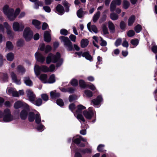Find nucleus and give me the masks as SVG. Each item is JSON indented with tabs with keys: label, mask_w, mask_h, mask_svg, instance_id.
I'll return each mask as SVG.
<instances>
[{
	"label": "nucleus",
	"mask_w": 157,
	"mask_h": 157,
	"mask_svg": "<svg viewBox=\"0 0 157 157\" xmlns=\"http://www.w3.org/2000/svg\"><path fill=\"white\" fill-rule=\"evenodd\" d=\"M3 12L8 18L11 21L14 20L20 11L19 8L16 9L14 13V10L13 9L10 8L9 6L7 5L4 6L3 9Z\"/></svg>",
	"instance_id": "1"
},
{
	"label": "nucleus",
	"mask_w": 157,
	"mask_h": 157,
	"mask_svg": "<svg viewBox=\"0 0 157 157\" xmlns=\"http://www.w3.org/2000/svg\"><path fill=\"white\" fill-rule=\"evenodd\" d=\"M60 54L58 52L56 55L50 53L46 57V63L47 64H49L51 63H55L57 62H59L57 63L56 66L59 67L61 65L63 61L62 59H60Z\"/></svg>",
	"instance_id": "2"
},
{
	"label": "nucleus",
	"mask_w": 157,
	"mask_h": 157,
	"mask_svg": "<svg viewBox=\"0 0 157 157\" xmlns=\"http://www.w3.org/2000/svg\"><path fill=\"white\" fill-rule=\"evenodd\" d=\"M2 117L4 122H9L14 119L13 116L11 114L10 109H6L4 110Z\"/></svg>",
	"instance_id": "3"
},
{
	"label": "nucleus",
	"mask_w": 157,
	"mask_h": 157,
	"mask_svg": "<svg viewBox=\"0 0 157 157\" xmlns=\"http://www.w3.org/2000/svg\"><path fill=\"white\" fill-rule=\"evenodd\" d=\"M61 42L64 43V45L68 51H71L72 49V43L68 38L63 36H61L59 37Z\"/></svg>",
	"instance_id": "4"
},
{
	"label": "nucleus",
	"mask_w": 157,
	"mask_h": 157,
	"mask_svg": "<svg viewBox=\"0 0 157 157\" xmlns=\"http://www.w3.org/2000/svg\"><path fill=\"white\" fill-rule=\"evenodd\" d=\"M61 42L64 43V45L68 51H71L72 49V43L68 38L63 36H61L59 37Z\"/></svg>",
	"instance_id": "5"
},
{
	"label": "nucleus",
	"mask_w": 157,
	"mask_h": 157,
	"mask_svg": "<svg viewBox=\"0 0 157 157\" xmlns=\"http://www.w3.org/2000/svg\"><path fill=\"white\" fill-rule=\"evenodd\" d=\"M83 114L85 118L88 120H90L93 117H96V112L92 107H89L87 111L83 112Z\"/></svg>",
	"instance_id": "6"
},
{
	"label": "nucleus",
	"mask_w": 157,
	"mask_h": 157,
	"mask_svg": "<svg viewBox=\"0 0 157 157\" xmlns=\"http://www.w3.org/2000/svg\"><path fill=\"white\" fill-rule=\"evenodd\" d=\"M34 71L37 77L40 74L41 71L44 72H48V67L45 66L43 65L41 67L37 65H35L34 67Z\"/></svg>",
	"instance_id": "7"
},
{
	"label": "nucleus",
	"mask_w": 157,
	"mask_h": 157,
	"mask_svg": "<svg viewBox=\"0 0 157 157\" xmlns=\"http://www.w3.org/2000/svg\"><path fill=\"white\" fill-rule=\"evenodd\" d=\"M33 35L32 31L29 27H26L23 32V36L26 41H29L32 39Z\"/></svg>",
	"instance_id": "8"
},
{
	"label": "nucleus",
	"mask_w": 157,
	"mask_h": 157,
	"mask_svg": "<svg viewBox=\"0 0 157 157\" xmlns=\"http://www.w3.org/2000/svg\"><path fill=\"white\" fill-rule=\"evenodd\" d=\"M24 28V24L21 22L19 23L18 22H14L13 25V28L15 31L21 32L23 31Z\"/></svg>",
	"instance_id": "9"
},
{
	"label": "nucleus",
	"mask_w": 157,
	"mask_h": 157,
	"mask_svg": "<svg viewBox=\"0 0 157 157\" xmlns=\"http://www.w3.org/2000/svg\"><path fill=\"white\" fill-rule=\"evenodd\" d=\"M29 111V106L28 105L27 107H25L20 113V117L22 120H25L27 117L28 113Z\"/></svg>",
	"instance_id": "10"
},
{
	"label": "nucleus",
	"mask_w": 157,
	"mask_h": 157,
	"mask_svg": "<svg viewBox=\"0 0 157 157\" xmlns=\"http://www.w3.org/2000/svg\"><path fill=\"white\" fill-rule=\"evenodd\" d=\"M76 53L79 56V57H80L82 56L83 57H85L86 59L90 61L93 60L92 57L88 52H85L82 53V52H77Z\"/></svg>",
	"instance_id": "11"
},
{
	"label": "nucleus",
	"mask_w": 157,
	"mask_h": 157,
	"mask_svg": "<svg viewBox=\"0 0 157 157\" xmlns=\"http://www.w3.org/2000/svg\"><path fill=\"white\" fill-rule=\"evenodd\" d=\"M26 92L29 100L31 101H33L35 99L36 96L32 90L30 89H27Z\"/></svg>",
	"instance_id": "12"
},
{
	"label": "nucleus",
	"mask_w": 157,
	"mask_h": 157,
	"mask_svg": "<svg viewBox=\"0 0 157 157\" xmlns=\"http://www.w3.org/2000/svg\"><path fill=\"white\" fill-rule=\"evenodd\" d=\"M35 56L36 60L40 63H43L45 61V57L40 53L36 52L35 53Z\"/></svg>",
	"instance_id": "13"
},
{
	"label": "nucleus",
	"mask_w": 157,
	"mask_h": 157,
	"mask_svg": "<svg viewBox=\"0 0 157 157\" xmlns=\"http://www.w3.org/2000/svg\"><path fill=\"white\" fill-rule=\"evenodd\" d=\"M28 105L26 103L23 102L21 101H18L14 103V107L15 109H18L21 107H23V108L25 107L28 106Z\"/></svg>",
	"instance_id": "14"
},
{
	"label": "nucleus",
	"mask_w": 157,
	"mask_h": 157,
	"mask_svg": "<svg viewBox=\"0 0 157 157\" xmlns=\"http://www.w3.org/2000/svg\"><path fill=\"white\" fill-rule=\"evenodd\" d=\"M7 94L10 95H12L13 97H19L18 92L16 91L14 88H7Z\"/></svg>",
	"instance_id": "15"
},
{
	"label": "nucleus",
	"mask_w": 157,
	"mask_h": 157,
	"mask_svg": "<svg viewBox=\"0 0 157 157\" xmlns=\"http://www.w3.org/2000/svg\"><path fill=\"white\" fill-rule=\"evenodd\" d=\"M10 75L12 79L14 82L18 85L21 84L20 80L17 79L16 75L14 72H11Z\"/></svg>",
	"instance_id": "16"
},
{
	"label": "nucleus",
	"mask_w": 157,
	"mask_h": 157,
	"mask_svg": "<svg viewBox=\"0 0 157 157\" xmlns=\"http://www.w3.org/2000/svg\"><path fill=\"white\" fill-rule=\"evenodd\" d=\"M51 31H46L44 34V39L45 41L49 42L51 41V38L50 33Z\"/></svg>",
	"instance_id": "17"
},
{
	"label": "nucleus",
	"mask_w": 157,
	"mask_h": 157,
	"mask_svg": "<svg viewBox=\"0 0 157 157\" xmlns=\"http://www.w3.org/2000/svg\"><path fill=\"white\" fill-rule=\"evenodd\" d=\"M43 83H46L48 82L47 75L45 74H43L40 75V76L37 77Z\"/></svg>",
	"instance_id": "18"
},
{
	"label": "nucleus",
	"mask_w": 157,
	"mask_h": 157,
	"mask_svg": "<svg viewBox=\"0 0 157 157\" xmlns=\"http://www.w3.org/2000/svg\"><path fill=\"white\" fill-rule=\"evenodd\" d=\"M103 100V99L101 96H99L97 97L96 99L92 100V103L94 105H98Z\"/></svg>",
	"instance_id": "19"
},
{
	"label": "nucleus",
	"mask_w": 157,
	"mask_h": 157,
	"mask_svg": "<svg viewBox=\"0 0 157 157\" xmlns=\"http://www.w3.org/2000/svg\"><path fill=\"white\" fill-rule=\"evenodd\" d=\"M56 10L58 13L59 15H62L64 13L63 7L60 4L58 5L56 7Z\"/></svg>",
	"instance_id": "20"
},
{
	"label": "nucleus",
	"mask_w": 157,
	"mask_h": 157,
	"mask_svg": "<svg viewBox=\"0 0 157 157\" xmlns=\"http://www.w3.org/2000/svg\"><path fill=\"white\" fill-rule=\"evenodd\" d=\"M25 83L28 86H32L33 85L32 81L30 79L29 77H25L24 78Z\"/></svg>",
	"instance_id": "21"
},
{
	"label": "nucleus",
	"mask_w": 157,
	"mask_h": 157,
	"mask_svg": "<svg viewBox=\"0 0 157 157\" xmlns=\"http://www.w3.org/2000/svg\"><path fill=\"white\" fill-rule=\"evenodd\" d=\"M135 18V16L134 15H132L129 17L128 21V24L129 26H131L133 25Z\"/></svg>",
	"instance_id": "22"
},
{
	"label": "nucleus",
	"mask_w": 157,
	"mask_h": 157,
	"mask_svg": "<svg viewBox=\"0 0 157 157\" xmlns=\"http://www.w3.org/2000/svg\"><path fill=\"white\" fill-rule=\"evenodd\" d=\"M89 43V40L86 39H82L81 41V46L82 48L86 47Z\"/></svg>",
	"instance_id": "23"
},
{
	"label": "nucleus",
	"mask_w": 157,
	"mask_h": 157,
	"mask_svg": "<svg viewBox=\"0 0 157 157\" xmlns=\"http://www.w3.org/2000/svg\"><path fill=\"white\" fill-rule=\"evenodd\" d=\"M101 14V13L100 11H98L94 15L93 17L92 20L94 22H96L97 21L99 18Z\"/></svg>",
	"instance_id": "24"
},
{
	"label": "nucleus",
	"mask_w": 157,
	"mask_h": 157,
	"mask_svg": "<svg viewBox=\"0 0 157 157\" xmlns=\"http://www.w3.org/2000/svg\"><path fill=\"white\" fill-rule=\"evenodd\" d=\"M50 96L52 98H55L59 97L60 94L59 93L56 92V91H53L50 92Z\"/></svg>",
	"instance_id": "25"
},
{
	"label": "nucleus",
	"mask_w": 157,
	"mask_h": 157,
	"mask_svg": "<svg viewBox=\"0 0 157 157\" xmlns=\"http://www.w3.org/2000/svg\"><path fill=\"white\" fill-rule=\"evenodd\" d=\"M55 76L54 75L52 74L50 76L48 79L47 80V83H52L55 82Z\"/></svg>",
	"instance_id": "26"
},
{
	"label": "nucleus",
	"mask_w": 157,
	"mask_h": 157,
	"mask_svg": "<svg viewBox=\"0 0 157 157\" xmlns=\"http://www.w3.org/2000/svg\"><path fill=\"white\" fill-rule=\"evenodd\" d=\"M33 24L37 29H40V22L38 20H34L32 21Z\"/></svg>",
	"instance_id": "27"
},
{
	"label": "nucleus",
	"mask_w": 157,
	"mask_h": 157,
	"mask_svg": "<svg viewBox=\"0 0 157 157\" xmlns=\"http://www.w3.org/2000/svg\"><path fill=\"white\" fill-rule=\"evenodd\" d=\"M14 58V55L12 53H9L6 55L7 59L9 61H12L13 59Z\"/></svg>",
	"instance_id": "28"
},
{
	"label": "nucleus",
	"mask_w": 157,
	"mask_h": 157,
	"mask_svg": "<svg viewBox=\"0 0 157 157\" xmlns=\"http://www.w3.org/2000/svg\"><path fill=\"white\" fill-rule=\"evenodd\" d=\"M110 18L113 20H116L118 18V15L114 12L111 13L110 14Z\"/></svg>",
	"instance_id": "29"
},
{
	"label": "nucleus",
	"mask_w": 157,
	"mask_h": 157,
	"mask_svg": "<svg viewBox=\"0 0 157 157\" xmlns=\"http://www.w3.org/2000/svg\"><path fill=\"white\" fill-rule=\"evenodd\" d=\"M6 48L10 50H11L13 48V46L11 42L10 41H8L6 44Z\"/></svg>",
	"instance_id": "30"
},
{
	"label": "nucleus",
	"mask_w": 157,
	"mask_h": 157,
	"mask_svg": "<svg viewBox=\"0 0 157 157\" xmlns=\"http://www.w3.org/2000/svg\"><path fill=\"white\" fill-rule=\"evenodd\" d=\"M116 6L114 1H112L110 5V10L111 12H114L116 8Z\"/></svg>",
	"instance_id": "31"
},
{
	"label": "nucleus",
	"mask_w": 157,
	"mask_h": 157,
	"mask_svg": "<svg viewBox=\"0 0 157 157\" xmlns=\"http://www.w3.org/2000/svg\"><path fill=\"white\" fill-rule=\"evenodd\" d=\"M33 104L36 105L37 106H39L42 103V101L41 99L40 98H39L35 101V99L33 101H31Z\"/></svg>",
	"instance_id": "32"
},
{
	"label": "nucleus",
	"mask_w": 157,
	"mask_h": 157,
	"mask_svg": "<svg viewBox=\"0 0 157 157\" xmlns=\"http://www.w3.org/2000/svg\"><path fill=\"white\" fill-rule=\"evenodd\" d=\"M17 71L22 74L24 73L25 71V69L21 65L18 66L17 67Z\"/></svg>",
	"instance_id": "33"
},
{
	"label": "nucleus",
	"mask_w": 157,
	"mask_h": 157,
	"mask_svg": "<svg viewBox=\"0 0 157 157\" xmlns=\"http://www.w3.org/2000/svg\"><path fill=\"white\" fill-rule=\"evenodd\" d=\"M28 119L29 121L30 122H32L34 120V113H33L32 112H30L29 113Z\"/></svg>",
	"instance_id": "34"
},
{
	"label": "nucleus",
	"mask_w": 157,
	"mask_h": 157,
	"mask_svg": "<svg viewBox=\"0 0 157 157\" xmlns=\"http://www.w3.org/2000/svg\"><path fill=\"white\" fill-rule=\"evenodd\" d=\"M43 5V2L42 1H37L35 3L34 8L38 9L39 6H42Z\"/></svg>",
	"instance_id": "35"
},
{
	"label": "nucleus",
	"mask_w": 157,
	"mask_h": 157,
	"mask_svg": "<svg viewBox=\"0 0 157 157\" xmlns=\"http://www.w3.org/2000/svg\"><path fill=\"white\" fill-rule=\"evenodd\" d=\"M84 94L86 96L88 97H91L93 95V93L92 91L89 90H86L84 91Z\"/></svg>",
	"instance_id": "36"
},
{
	"label": "nucleus",
	"mask_w": 157,
	"mask_h": 157,
	"mask_svg": "<svg viewBox=\"0 0 157 157\" xmlns=\"http://www.w3.org/2000/svg\"><path fill=\"white\" fill-rule=\"evenodd\" d=\"M35 121L37 124H39L40 122V117L39 113H37L35 115Z\"/></svg>",
	"instance_id": "37"
},
{
	"label": "nucleus",
	"mask_w": 157,
	"mask_h": 157,
	"mask_svg": "<svg viewBox=\"0 0 157 157\" xmlns=\"http://www.w3.org/2000/svg\"><path fill=\"white\" fill-rule=\"evenodd\" d=\"M142 27L140 25H138L134 28V30L137 33H140L142 30Z\"/></svg>",
	"instance_id": "38"
},
{
	"label": "nucleus",
	"mask_w": 157,
	"mask_h": 157,
	"mask_svg": "<svg viewBox=\"0 0 157 157\" xmlns=\"http://www.w3.org/2000/svg\"><path fill=\"white\" fill-rule=\"evenodd\" d=\"M109 28L110 30L113 32L114 30L115 26L113 23L111 21L109 22Z\"/></svg>",
	"instance_id": "39"
},
{
	"label": "nucleus",
	"mask_w": 157,
	"mask_h": 157,
	"mask_svg": "<svg viewBox=\"0 0 157 157\" xmlns=\"http://www.w3.org/2000/svg\"><path fill=\"white\" fill-rule=\"evenodd\" d=\"M77 15L78 17L79 18H81L83 17L84 15L82 9L79 10L77 13Z\"/></svg>",
	"instance_id": "40"
},
{
	"label": "nucleus",
	"mask_w": 157,
	"mask_h": 157,
	"mask_svg": "<svg viewBox=\"0 0 157 157\" xmlns=\"http://www.w3.org/2000/svg\"><path fill=\"white\" fill-rule=\"evenodd\" d=\"M24 40L20 39L17 40L16 43V45L17 46L21 47L24 45Z\"/></svg>",
	"instance_id": "41"
},
{
	"label": "nucleus",
	"mask_w": 157,
	"mask_h": 157,
	"mask_svg": "<svg viewBox=\"0 0 157 157\" xmlns=\"http://www.w3.org/2000/svg\"><path fill=\"white\" fill-rule=\"evenodd\" d=\"M77 115V118L79 120L81 121L84 122L85 120L83 116L81 114H77L75 115Z\"/></svg>",
	"instance_id": "42"
},
{
	"label": "nucleus",
	"mask_w": 157,
	"mask_h": 157,
	"mask_svg": "<svg viewBox=\"0 0 157 157\" xmlns=\"http://www.w3.org/2000/svg\"><path fill=\"white\" fill-rule=\"evenodd\" d=\"M79 84L80 86L83 88H84L86 86V85L85 84V82L82 80H79Z\"/></svg>",
	"instance_id": "43"
},
{
	"label": "nucleus",
	"mask_w": 157,
	"mask_h": 157,
	"mask_svg": "<svg viewBox=\"0 0 157 157\" xmlns=\"http://www.w3.org/2000/svg\"><path fill=\"white\" fill-rule=\"evenodd\" d=\"M129 3L127 1H124L123 2V6L125 9H127L129 7Z\"/></svg>",
	"instance_id": "44"
},
{
	"label": "nucleus",
	"mask_w": 157,
	"mask_h": 157,
	"mask_svg": "<svg viewBox=\"0 0 157 157\" xmlns=\"http://www.w3.org/2000/svg\"><path fill=\"white\" fill-rule=\"evenodd\" d=\"M60 33L62 35L66 36L68 33V31L65 29H62L60 30Z\"/></svg>",
	"instance_id": "45"
},
{
	"label": "nucleus",
	"mask_w": 157,
	"mask_h": 157,
	"mask_svg": "<svg viewBox=\"0 0 157 157\" xmlns=\"http://www.w3.org/2000/svg\"><path fill=\"white\" fill-rule=\"evenodd\" d=\"M126 23L124 21H121L120 23V27L121 29L124 30L126 27Z\"/></svg>",
	"instance_id": "46"
},
{
	"label": "nucleus",
	"mask_w": 157,
	"mask_h": 157,
	"mask_svg": "<svg viewBox=\"0 0 157 157\" xmlns=\"http://www.w3.org/2000/svg\"><path fill=\"white\" fill-rule=\"evenodd\" d=\"M135 32L132 30H129L127 33V35L130 37H132L134 35Z\"/></svg>",
	"instance_id": "47"
},
{
	"label": "nucleus",
	"mask_w": 157,
	"mask_h": 157,
	"mask_svg": "<svg viewBox=\"0 0 157 157\" xmlns=\"http://www.w3.org/2000/svg\"><path fill=\"white\" fill-rule=\"evenodd\" d=\"M71 85L74 86H76L78 85L77 80L75 79H73L71 82Z\"/></svg>",
	"instance_id": "48"
},
{
	"label": "nucleus",
	"mask_w": 157,
	"mask_h": 157,
	"mask_svg": "<svg viewBox=\"0 0 157 157\" xmlns=\"http://www.w3.org/2000/svg\"><path fill=\"white\" fill-rule=\"evenodd\" d=\"M131 42L133 45L136 46L139 43V40L137 39L132 40Z\"/></svg>",
	"instance_id": "49"
},
{
	"label": "nucleus",
	"mask_w": 157,
	"mask_h": 157,
	"mask_svg": "<svg viewBox=\"0 0 157 157\" xmlns=\"http://www.w3.org/2000/svg\"><path fill=\"white\" fill-rule=\"evenodd\" d=\"M77 98V97L76 95H70L69 97V101L70 102H71L73 101H74V100L76 99Z\"/></svg>",
	"instance_id": "50"
},
{
	"label": "nucleus",
	"mask_w": 157,
	"mask_h": 157,
	"mask_svg": "<svg viewBox=\"0 0 157 157\" xmlns=\"http://www.w3.org/2000/svg\"><path fill=\"white\" fill-rule=\"evenodd\" d=\"M56 103L60 106H62L64 105V103L63 100L60 99H59L57 100Z\"/></svg>",
	"instance_id": "51"
},
{
	"label": "nucleus",
	"mask_w": 157,
	"mask_h": 157,
	"mask_svg": "<svg viewBox=\"0 0 157 157\" xmlns=\"http://www.w3.org/2000/svg\"><path fill=\"white\" fill-rule=\"evenodd\" d=\"M55 66L53 64H51L49 68L48 67V72H52L55 69Z\"/></svg>",
	"instance_id": "52"
},
{
	"label": "nucleus",
	"mask_w": 157,
	"mask_h": 157,
	"mask_svg": "<svg viewBox=\"0 0 157 157\" xmlns=\"http://www.w3.org/2000/svg\"><path fill=\"white\" fill-rule=\"evenodd\" d=\"M6 33L9 36L11 37L13 36V33L11 29H7Z\"/></svg>",
	"instance_id": "53"
},
{
	"label": "nucleus",
	"mask_w": 157,
	"mask_h": 157,
	"mask_svg": "<svg viewBox=\"0 0 157 157\" xmlns=\"http://www.w3.org/2000/svg\"><path fill=\"white\" fill-rule=\"evenodd\" d=\"M91 32L92 31H93L95 33H97L98 31L96 27L94 25H92L91 26Z\"/></svg>",
	"instance_id": "54"
},
{
	"label": "nucleus",
	"mask_w": 157,
	"mask_h": 157,
	"mask_svg": "<svg viewBox=\"0 0 157 157\" xmlns=\"http://www.w3.org/2000/svg\"><path fill=\"white\" fill-rule=\"evenodd\" d=\"M101 39V45L102 46H105L107 45V42H106L101 37H100Z\"/></svg>",
	"instance_id": "55"
},
{
	"label": "nucleus",
	"mask_w": 157,
	"mask_h": 157,
	"mask_svg": "<svg viewBox=\"0 0 157 157\" xmlns=\"http://www.w3.org/2000/svg\"><path fill=\"white\" fill-rule=\"evenodd\" d=\"M121 41L122 40L121 38L118 39L115 42V45L116 46H118L120 45L121 44Z\"/></svg>",
	"instance_id": "56"
},
{
	"label": "nucleus",
	"mask_w": 157,
	"mask_h": 157,
	"mask_svg": "<svg viewBox=\"0 0 157 157\" xmlns=\"http://www.w3.org/2000/svg\"><path fill=\"white\" fill-rule=\"evenodd\" d=\"M106 17V15L105 14H103L102 16V17L99 21L101 23L105 21Z\"/></svg>",
	"instance_id": "57"
},
{
	"label": "nucleus",
	"mask_w": 157,
	"mask_h": 157,
	"mask_svg": "<svg viewBox=\"0 0 157 157\" xmlns=\"http://www.w3.org/2000/svg\"><path fill=\"white\" fill-rule=\"evenodd\" d=\"M44 126L42 124L39 125L37 127V129L40 132L42 131L43 130V128Z\"/></svg>",
	"instance_id": "58"
},
{
	"label": "nucleus",
	"mask_w": 157,
	"mask_h": 157,
	"mask_svg": "<svg viewBox=\"0 0 157 157\" xmlns=\"http://www.w3.org/2000/svg\"><path fill=\"white\" fill-rule=\"evenodd\" d=\"M104 145L102 144L99 145L97 149L99 151H103V147Z\"/></svg>",
	"instance_id": "59"
},
{
	"label": "nucleus",
	"mask_w": 157,
	"mask_h": 157,
	"mask_svg": "<svg viewBox=\"0 0 157 157\" xmlns=\"http://www.w3.org/2000/svg\"><path fill=\"white\" fill-rule=\"evenodd\" d=\"M41 97L44 101H47L48 98V96L46 94H43L41 95Z\"/></svg>",
	"instance_id": "60"
},
{
	"label": "nucleus",
	"mask_w": 157,
	"mask_h": 157,
	"mask_svg": "<svg viewBox=\"0 0 157 157\" xmlns=\"http://www.w3.org/2000/svg\"><path fill=\"white\" fill-rule=\"evenodd\" d=\"M69 38L72 41L74 42H75L76 36L75 35L71 34L69 36Z\"/></svg>",
	"instance_id": "61"
},
{
	"label": "nucleus",
	"mask_w": 157,
	"mask_h": 157,
	"mask_svg": "<svg viewBox=\"0 0 157 157\" xmlns=\"http://www.w3.org/2000/svg\"><path fill=\"white\" fill-rule=\"evenodd\" d=\"M44 10L47 12L49 13L51 11V9L48 6H44L43 7Z\"/></svg>",
	"instance_id": "62"
},
{
	"label": "nucleus",
	"mask_w": 157,
	"mask_h": 157,
	"mask_svg": "<svg viewBox=\"0 0 157 157\" xmlns=\"http://www.w3.org/2000/svg\"><path fill=\"white\" fill-rule=\"evenodd\" d=\"M52 48L49 45H47L46 46L45 49V52L47 53L51 50Z\"/></svg>",
	"instance_id": "63"
},
{
	"label": "nucleus",
	"mask_w": 157,
	"mask_h": 157,
	"mask_svg": "<svg viewBox=\"0 0 157 157\" xmlns=\"http://www.w3.org/2000/svg\"><path fill=\"white\" fill-rule=\"evenodd\" d=\"M152 50L154 53H157V46L154 45L152 47Z\"/></svg>",
	"instance_id": "64"
}]
</instances>
